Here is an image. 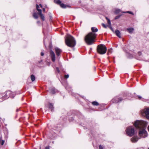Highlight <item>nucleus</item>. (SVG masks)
<instances>
[{
	"label": "nucleus",
	"instance_id": "nucleus-18",
	"mask_svg": "<svg viewBox=\"0 0 149 149\" xmlns=\"http://www.w3.org/2000/svg\"><path fill=\"white\" fill-rule=\"evenodd\" d=\"M38 13H33V17L36 19H37L38 17Z\"/></svg>",
	"mask_w": 149,
	"mask_h": 149
},
{
	"label": "nucleus",
	"instance_id": "nucleus-19",
	"mask_svg": "<svg viewBox=\"0 0 149 149\" xmlns=\"http://www.w3.org/2000/svg\"><path fill=\"white\" fill-rule=\"evenodd\" d=\"M91 30L93 32H97L98 31V29L95 27L91 28Z\"/></svg>",
	"mask_w": 149,
	"mask_h": 149
},
{
	"label": "nucleus",
	"instance_id": "nucleus-46",
	"mask_svg": "<svg viewBox=\"0 0 149 149\" xmlns=\"http://www.w3.org/2000/svg\"><path fill=\"white\" fill-rule=\"evenodd\" d=\"M148 149H149V148H148Z\"/></svg>",
	"mask_w": 149,
	"mask_h": 149
},
{
	"label": "nucleus",
	"instance_id": "nucleus-33",
	"mask_svg": "<svg viewBox=\"0 0 149 149\" xmlns=\"http://www.w3.org/2000/svg\"><path fill=\"white\" fill-rule=\"evenodd\" d=\"M99 149H103V148L102 146L100 145L99 146Z\"/></svg>",
	"mask_w": 149,
	"mask_h": 149
},
{
	"label": "nucleus",
	"instance_id": "nucleus-34",
	"mask_svg": "<svg viewBox=\"0 0 149 149\" xmlns=\"http://www.w3.org/2000/svg\"><path fill=\"white\" fill-rule=\"evenodd\" d=\"M137 97H138L139 99H141L142 98V97L138 95Z\"/></svg>",
	"mask_w": 149,
	"mask_h": 149
},
{
	"label": "nucleus",
	"instance_id": "nucleus-26",
	"mask_svg": "<svg viewBox=\"0 0 149 149\" xmlns=\"http://www.w3.org/2000/svg\"><path fill=\"white\" fill-rule=\"evenodd\" d=\"M1 138L0 137V143H1L2 145H3L4 143V141L1 140Z\"/></svg>",
	"mask_w": 149,
	"mask_h": 149
},
{
	"label": "nucleus",
	"instance_id": "nucleus-13",
	"mask_svg": "<svg viewBox=\"0 0 149 149\" xmlns=\"http://www.w3.org/2000/svg\"><path fill=\"white\" fill-rule=\"evenodd\" d=\"M139 138L137 136H134L131 139V140L132 142H136L138 140Z\"/></svg>",
	"mask_w": 149,
	"mask_h": 149
},
{
	"label": "nucleus",
	"instance_id": "nucleus-30",
	"mask_svg": "<svg viewBox=\"0 0 149 149\" xmlns=\"http://www.w3.org/2000/svg\"><path fill=\"white\" fill-rule=\"evenodd\" d=\"M69 77V75L68 74L65 75V77L66 78H68Z\"/></svg>",
	"mask_w": 149,
	"mask_h": 149
},
{
	"label": "nucleus",
	"instance_id": "nucleus-41",
	"mask_svg": "<svg viewBox=\"0 0 149 149\" xmlns=\"http://www.w3.org/2000/svg\"><path fill=\"white\" fill-rule=\"evenodd\" d=\"M148 130L149 131V125L148 126Z\"/></svg>",
	"mask_w": 149,
	"mask_h": 149
},
{
	"label": "nucleus",
	"instance_id": "nucleus-43",
	"mask_svg": "<svg viewBox=\"0 0 149 149\" xmlns=\"http://www.w3.org/2000/svg\"><path fill=\"white\" fill-rule=\"evenodd\" d=\"M132 57V56L131 57H130V58Z\"/></svg>",
	"mask_w": 149,
	"mask_h": 149
},
{
	"label": "nucleus",
	"instance_id": "nucleus-9",
	"mask_svg": "<svg viewBox=\"0 0 149 149\" xmlns=\"http://www.w3.org/2000/svg\"><path fill=\"white\" fill-rule=\"evenodd\" d=\"M50 56L52 61L53 62H54L56 59L55 55L54 52L52 50L50 51Z\"/></svg>",
	"mask_w": 149,
	"mask_h": 149
},
{
	"label": "nucleus",
	"instance_id": "nucleus-29",
	"mask_svg": "<svg viewBox=\"0 0 149 149\" xmlns=\"http://www.w3.org/2000/svg\"><path fill=\"white\" fill-rule=\"evenodd\" d=\"M120 16H121V15H119L117 16L115 18V19H117L119 18V17H120Z\"/></svg>",
	"mask_w": 149,
	"mask_h": 149
},
{
	"label": "nucleus",
	"instance_id": "nucleus-3",
	"mask_svg": "<svg viewBox=\"0 0 149 149\" xmlns=\"http://www.w3.org/2000/svg\"><path fill=\"white\" fill-rule=\"evenodd\" d=\"M16 93L15 92H12L10 91H7L4 94H0V102H2L4 100L10 97L13 98L15 96Z\"/></svg>",
	"mask_w": 149,
	"mask_h": 149
},
{
	"label": "nucleus",
	"instance_id": "nucleus-45",
	"mask_svg": "<svg viewBox=\"0 0 149 149\" xmlns=\"http://www.w3.org/2000/svg\"><path fill=\"white\" fill-rule=\"evenodd\" d=\"M44 40H45V39H44ZM44 41H45V40H44Z\"/></svg>",
	"mask_w": 149,
	"mask_h": 149
},
{
	"label": "nucleus",
	"instance_id": "nucleus-35",
	"mask_svg": "<svg viewBox=\"0 0 149 149\" xmlns=\"http://www.w3.org/2000/svg\"><path fill=\"white\" fill-rule=\"evenodd\" d=\"M41 56H44V53L43 52H41Z\"/></svg>",
	"mask_w": 149,
	"mask_h": 149
},
{
	"label": "nucleus",
	"instance_id": "nucleus-17",
	"mask_svg": "<svg viewBox=\"0 0 149 149\" xmlns=\"http://www.w3.org/2000/svg\"><path fill=\"white\" fill-rule=\"evenodd\" d=\"M49 91L52 94H54L56 92V90L54 88H49Z\"/></svg>",
	"mask_w": 149,
	"mask_h": 149
},
{
	"label": "nucleus",
	"instance_id": "nucleus-22",
	"mask_svg": "<svg viewBox=\"0 0 149 149\" xmlns=\"http://www.w3.org/2000/svg\"><path fill=\"white\" fill-rule=\"evenodd\" d=\"M54 2L57 4L60 5L61 2L60 0H54Z\"/></svg>",
	"mask_w": 149,
	"mask_h": 149
},
{
	"label": "nucleus",
	"instance_id": "nucleus-37",
	"mask_svg": "<svg viewBox=\"0 0 149 149\" xmlns=\"http://www.w3.org/2000/svg\"><path fill=\"white\" fill-rule=\"evenodd\" d=\"M42 10H43V12H45V8H43Z\"/></svg>",
	"mask_w": 149,
	"mask_h": 149
},
{
	"label": "nucleus",
	"instance_id": "nucleus-27",
	"mask_svg": "<svg viewBox=\"0 0 149 149\" xmlns=\"http://www.w3.org/2000/svg\"><path fill=\"white\" fill-rule=\"evenodd\" d=\"M123 13H129L130 14H132V15H133V13L131 11H127V12H123Z\"/></svg>",
	"mask_w": 149,
	"mask_h": 149
},
{
	"label": "nucleus",
	"instance_id": "nucleus-5",
	"mask_svg": "<svg viewBox=\"0 0 149 149\" xmlns=\"http://www.w3.org/2000/svg\"><path fill=\"white\" fill-rule=\"evenodd\" d=\"M107 50L106 47L103 44H100L98 45L97 47V52L100 54H105L106 53Z\"/></svg>",
	"mask_w": 149,
	"mask_h": 149
},
{
	"label": "nucleus",
	"instance_id": "nucleus-1",
	"mask_svg": "<svg viewBox=\"0 0 149 149\" xmlns=\"http://www.w3.org/2000/svg\"><path fill=\"white\" fill-rule=\"evenodd\" d=\"M134 126L139 129V136L141 138H145L147 136L148 133L145 130V127L146 126V123L143 120H137L134 123Z\"/></svg>",
	"mask_w": 149,
	"mask_h": 149
},
{
	"label": "nucleus",
	"instance_id": "nucleus-2",
	"mask_svg": "<svg viewBox=\"0 0 149 149\" xmlns=\"http://www.w3.org/2000/svg\"><path fill=\"white\" fill-rule=\"evenodd\" d=\"M97 35L93 33L90 32L85 37L84 40L86 43L88 45H92Z\"/></svg>",
	"mask_w": 149,
	"mask_h": 149
},
{
	"label": "nucleus",
	"instance_id": "nucleus-28",
	"mask_svg": "<svg viewBox=\"0 0 149 149\" xmlns=\"http://www.w3.org/2000/svg\"><path fill=\"white\" fill-rule=\"evenodd\" d=\"M107 23L108 24L110 25H111V22L109 19H108V20H107Z\"/></svg>",
	"mask_w": 149,
	"mask_h": 149
},
{
	"label": "nucleus",
	"instance_id": "nucleus-7",
	"mask_svg": "<svg viewBox=\"0 0 149 149\" xmlns=\"http://www.w3.org/2000/svg\"><path fill=\"white\" fill-rule=\"evenodd\" d=\"M141 113L142 116H145L146 118L149 120V108L141 110Z\"/></svg>",
	"mask_w": 149,
	"mask_h": 149
},
{
	"label": "nucleus",
	"instance_id": "nucleus-36",
	"mask_svg": "<svg viewBox=\"0 0 149 149\" xmlns=\"http://www.w3.org/2000/svg\"><path fill=\"white\" fill-rule=\"evenodd\" d=\"M45 149H49V146H47L45 148Z\"/></svg>",
	"mask_w": 149,
	"mask_h": 149
},
{
	"label": "nucleus",
	"instance_id": "nucleus-42",
	"mask_svg": "<svg viewBox=\"0 0 149 149\" xmlns=\"http://www.w3.org/2000/svg\"><path fill=\"white\" fill-rule=\"evenodd\" d=\"M111 30H112V28L111 27Z\"/></svg>",
	"mask_w": 149,
	"mask_h": 149
},
{
	"label": "nucleus",
	"instance_id": "nucleus-39",
	"mask_svg": "<svg viewBox=\"0 0 149 149\" xmlns=\"http://www.w3.org/2000/svg\"><path fill=\"white\" fill-rule=\"evenodd\" d=\"M40 7L41 8H42V5L41 4H40Z\"/></svg>",
	"mask_w": 149,
	"mask_h": 149
},
{
	"label": "nucleus",
	"instance_id": "nucleus-40",
	"mask_svg": "<svg viewBox=\"0 0 149 149\" xmlns=\"http://www.w3.org/2000/svg\"><path fill=\"white\" fill-rule=\"evenodd\" d=\"M106 19H107V20H108V19H109L107 17H106Z\"/></svg>",
	"mask_w": 149,
	"mask_h": 149
},
{
	"label": "nucleus",
	"instance_id": "nucleus-14",
	"mask_svg": "<svg viewBox=\"0 0 149 149\" xmlns=\"http://www.w3.org/2000/svg\"><path fill=\"white\" fill-rule=\"evenodd\" d=\"M115 33H116L117 36H118L119 38H121V33L118 30H116V31H115Z\"/></svg>",
	"mask_w": 149,
	"mask_h": 149
},
{
	"label": "nucleus",
	"instance_id": "nucleus-4",
	"mask_svg": "<svg viewBox=\"0 0 149 149\" xmlns=\"http://www.w3.org/2000/svg\"><path fill=\"white\" fill-rule=\"evenodd\" d=\"M65 42L67 45L70 47H74L76 44L74 38L70 35L67 36L65 39Z\"/></svg>",
	"mask_w": 149,
	"mask_h": 149
},
{
	"label": "nucleus",
	"instance_id": "nucleus-11",
	"mask_svg": "<svg viewBox=\"0 0 149 149\" xmlns=\"http://www.w3.org/2000/svg\"><path fill=\"white\" fill-rule=\"evenodd\" d=\"M55 52L58 57L60 55V54L62 52V50L57 47H55Z\"/></svg>",
	"mask_w": 149,
	"mask_h": 149
},
{
	"label": "nucleus",
	"instance_id": "nucleus-32",
	"mask_svg": "<svg viewBox=\"0 0 149 149\" xmlns=\"http://www.w3.org/2000/svg\"><path fill=\"white\" fill-rule=\"evenodd\" d=\"M102 25L103 26V27L105 28H107V26L104 24H102Z\"/></svg>",
	"mask_w": 149,
	"mask_h": 149
},
{
	"label": "nucleus",
	"instance_id": "nucleus-44",
	"mask_svg": "<svg viewBox=\"0 0 149 149\" xmlns=\"http://www.w3.org/2000/svg\"><path fill=\"white\" fill-rule=\"evenodd\" d=\"M18 111V109H17V111Z\"/></svg>",
	"mask_w": 149,
	"mask_h": 149
},
{
	"label": "nucleus",
	"instance_id": "nucleus-24",
	"mask_svg": "<svg viewBox=\"0 0 149 149\" xmlns=\"http://www.w3.org/2000/svg\"><path fill=\"white\" fill-rule=\"evenodd\" d=\"M60 6L63 8H65L66 7V6L63 3H61L60 4Z\"/></svg>",
	"mask_w": 149,
	"mask_h": 149
},
{
	"label": "nucleus",
	"instance_id": "nucleus-8",
	"mask_svg": "<svg viewBox=\"0 0 149 149\" xmlns=\"http://www.w3.org/2000/svg\"><path fill=\"white\" fill-rule=\"evenodd\" d=\"M39 6L37 4L36 5V8L37 10H38V11L39 12L38 13V15H39L40 16V17L42 19L43 21H44L45 20V18L44 16V15L42 14V10L41 9H39Z\"/></svg>",
	"mask_w": 149,
	"mask_h": 149
},
{
	"label": "nucleus",
	"instance_id": "nucleus-15",
	"mask_svg": "<svg viewBox=\"0 0 149 149\" xmlns=\"http://www.w3.org/2000/svg\"><path fill=\"white\" fill-rule=\"evenodd\" d=\"M134 30V28L131 27L128 28L127 29V31L130 33H132Z\"/></svg>",
	"mask_w": 149,
	"mask_h": 149
},
{
	"label": "nucleus",
	"instance_id": "nucleus-10",
	"mask_svg": "<svg viewBox=\"0 0 149 149\" xmlns=\"http://www.w3.org/2000/svg\"><path fill=\"white\" fill-rule=\"evenodd\" d=\"M122 100V98L121 97H114L112 100V101L113 103H117L121 101Z\"/></svg>",
	"mask_w": 149,
	"mask_h": 149
},
{
	"label": "nucleus",
	"instance_id": "nucleus-25",
	"mask_svg": "<svg viewBox=\"0 0 149 149\" xmlns=\"http://www.w3.org/2000/svg\"><path fill=\"white\" fill-rule=\"evenodd\" d=\"M121 11V10L119 9H116L114 12L116 14H118Z\"/></svg>",
	"mask_w": 149,
	"mask_h": 149
},
{
	"label": "nucleus",
	"instance_id": "nucleus-20",
	"mask_svg": "<svg viewBox=\"0 0 149 149\" xmlns=\"http://www.w3.org/2000/svg\"><path fill=\"white\" fill-rule=\"evenodd\" d=\"M30 78H31V81L32 82L34 81L35 80V76L33 75L32 74Z\"/></svg>",
	"mask_w": 149,
	"mask_h": 149
},
{
	"label": "nucleus",
	"instance_id": "nucleus-31",
	"mask_svg": "<svg viewBox=\"0 0 149 149\" xmlns=\"http://www.w3.org/2000/svg\"><path fill=\"white\" fill-rule=\"evenodd\" d=\"M56 70L57 71L58 73H59V72H60V70H59V68H58V67L56 68Z\"/></svg>",
	"mask_w": 149,
	"mask_h": 149
},
{
	"label": "nucleus",
	"instance_id": "nucleus-6",
	"mask_svg": "<svg viewBox=\"0 0 149 149\" xmlns=\"http://www.w3.org/2000/svg\"><path fill=\"white\" fill-rule=\"evenodd\" d=\"M126 132L128 136H132L134 134V130L133 127H129L126 130Z\"/></svg>",
	"mask_w": 149,
	"mask_h": 149
},
{
	"label": "nucleus",
	"instance_id": "nucleus-23",
	"mask_svg": "<svg viewBox=\"0 0 149 149\" xmlns=\"http://www.w3.org/2000/svg\"><path fill=\"white\" fill-rule=\"evenodd\" d=\"M92 104L94 106H98L99 105V103L96 101H93L92 102Z\"/></svg>",
	"mask_w": 149,
	"mask_h": 149
},
{
	"label": "nucleus",
	"instance_id": "nucleus-21",
	"mask_svg": "<svg viewBox=\"0 0 149 149\" xmlns=\"http://www.w3.org/2000/svg\"><path fill=\"white\" fill-rule=\"evenodd\" d=\"M113 49L112 48H111L109 49L108 50L107 54L109 55L110 54H111L112 52Z\"/></svg>",
	"mask_w": 149,
	"mask_h": 149
},
{
	"label": "nucleus",
	"instance_id": "nucleus-12",
	"mask_svg": "<svg viewBox=\"0 0 149 149\" xmlns=\"http://www.w3.org/2000/svg\"><path fill=\"white\" fill-rule=\"evenodd\" d=\"M141 52H138L137 56L136 57V58L138 60H142V56H141Z\"/></svg>",
	"mask_w": 149,
	"mask_h": 149
},
{
	"label": "nucleus",
	"instance_id": "nucleus-38",
	"mask_svg": "<svg viewBox=\"0 0 149 149\" xmlns=\"http://www.w3.org/2000/svg\"><path fill=\"white\" fill-rule=\"evenodd\" d=\"M37 24H39V23H40V21H38L37 22Z\"/></svg>",
	"mask_w": 149,
	"mask_h": 149
},
{
	"label": "nucleus",
	"instance_id": "nucleus-16",
	"mask_svg": "<svg viewBox=\"0 0 149 149\" xmlns=\"http://www.w3.org/2000/svg\"><path fill=\"white\" fill-rule=\"evenodd\" d=\"M49 108L51 110V111H53L54 110V107L52 104L49 103L48 104Z\"/></svg>",
	"mask_w": 149,
	"mask_h": 149
}]
</instances>
